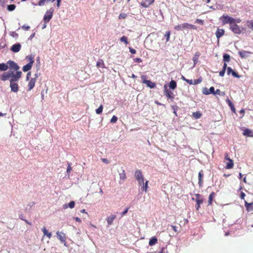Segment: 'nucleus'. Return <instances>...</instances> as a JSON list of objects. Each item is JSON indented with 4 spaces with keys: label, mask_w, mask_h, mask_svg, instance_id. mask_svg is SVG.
<instances>
[{
    "label": "nucleus",
    "mask_w": 253,
    "mask_h": 253,
    "mask_svg": "<svg viewBox=\"0 0 253 253\" xmlns=\"http://www.w3.org/2000/svg\"><path fill=\"white\" fill-rule=\"evenodd\" d=\"M185 29H196V27L195 25L187 23L178 25L174 27V29L178 31H182Z\"/></svg>",
    "instance_id": "1"
},
{
    "label": "nucleus",
    "mask_w": 253,
    "mask_h": 253,
    "mask_svg": "<svg viewBox=\"0 0 253 253\" xmlns=\"http://www.w3.org/2000/svg\"><path fill=\"white\" fill-rule=\"evenodd\" d=\"M53 11V8H50L48 10H47L46 12L43 17L44 23H47L50 21V20L51 19L52 17Z\"/></svg>",
    "instance_id": "2"
},
{
    "label": "nucleus",
    "mask_w": 253,
    "mask_h": 253,
    "mask_svg": "<svg viewBox=\"0 0 253 253\" xmlns=\"http://www.w3.org/2000/svg\"><path fill=\"white\" fill-rule=\"evenodd\" d=\"M220 19L222 21L223 24H229L230 26L234 20V18L226 15H223L220 17Z\"/></svg>",
    "instance_id": "3"
},
{
    "label": "nucleus",
    "mask_w": 253,
    "mask_h": 253,
    "mask_svg": "<svg viewBox=\"0 0 253 253\" xmlns=\"http://www.w3.org/2000/svg\"><path fill=\"white\" fill-rule=\"evenodd\" d=\"M21 74L22 72L21 71H17L15 74L13 71L12 76L10 79V83H16L21 78Z\"/></svg>",
    "instance_id": "4"
},
{
    "label": "nucleus",
    "mask_w": 253,
    "mask_h": 253,
    "mask_svg": "<svg viewBox=\"0 0 253 253\" xmlns=\"http://www.w3.org/2000/svg\"><path fill=\"white\" fill-rule=\"evenodd\" d=\"M141 79L142 80V83L145 84L147 86L149 87L150 88H154L156 87V84L155 83L152 82L150 80H146V76H142L141 77Z\"/></svg>",
    "instance_id": "5"
},
{
    "label": "nucleus",
    "mask_w": 253,
    "mask_h": 253,
    "mask_svg": "<svg viewBox=\"0 0 253 253\" xmlns=\"http://www.w3.org/2000/svg\"><path fill=\"white\" fill-rule=\"evenodd\" d=\"M230 29L235 34H240L242 32V30L235 23H232L230 26Z\"/></svg>",
    "instance_id": "6"
},
{
    "label": "nucleus",
    "mask_w": 253,
    "mask_h": 253,
    "mask_svg": "<svg viewBox=\"0 0 253 253\" xmlns=\"http://www.w3.org/2000/svg\"><path fill=\"white\" fill-rule=\"evenodd\" d=\"M164 94L168 98L170 99L171 100H173L174 95L171 91L168 89L166 84L164 85Z\"/></svg>",
    "instance_id": "7"
},
{
    "label": "nucleus",
    "mask_w": 253,
    "mask_h": 253,
    "mask_svg": "<svg viewBox=\"0 0 253 253\" xmlns=\"http://www.w3.org/2000/svg\"><path fill=\"white\" fill-rule=\"evenodd\" d=\"M12 73V71H8V72H4L0 76V79L3 81H5L8 79H10Z\"/></svg>",
    "instance_id": "8"
},
{
    "label": "nucleus",
    "mask_w": 253,
    "mask_h": 253,
    "mask_svg": "<svg viewBox=\"0 0 253 253\" xmlns=\"http://www.w3.org/2000/svg\"><path fill=\"white\" fill-rule=\"evenodd\" d=\"M8 68L10 69H13L16 72L19 69V66L14 61L9 60L7 62Z\"/></svg>",
    "instance_id": "9"
},
{
    "label": "nucleus",
    "mask_w": 253,
    "mask_h": 253,
    "mask_svg": "<svg viewBox=\"0 0 253 253\" xmlns=\"http://www.w3.org/2000/svg\"><path fill=\"white\" fill-rule=\"evenodd\" d=\"M135 177L138 181V183L143 182L144 180V177L142 174V172L140 170H136L135 172Z\"/></svg>",
    "instance_id": "10"
},
{
    "label": "nucleus",
    "mask_w": 253,
    "mask_h": 253,
    "mask_svg": "<svg viewBox=\"0 0 253 253\" xmlns=\"http://www.w3.org/2000/svg\"><path fill=\"white\" fill-rule=\"evenodd\" d=\"M56 235H57V238L61 241V242L64 243V245L65 246H67L66 242L65 241V234L64 233H63L62 232L57 231L56 232Z\"/></svg>",
    "instance_id": "11"
},
{
    "label": "nucleus",
    "mask_w": 253,
    "mask_h": 253,
    "mask_svg": "<svg viewBox=\"0 0 253 253\" xmlns=\"http://www.w3.org/2000/svg\"><path fill=\"white\" fill-rule=\"evenodd\" d=\"M196 196L197 197L196 199V202L197 204L196 206V208L197 210H199L200 207V205L203 203V199L201 197V196L199 194H196Z\"/></svg>",
    "instance_id": "12"
},
{
    "label": "nucleus",
    "mask_w": 253,
    "mask_h": 253,
    "mask_svg": "<svg viewBox=\"0 0 253 253\" xmlns=\"http://www.w3.org/2000/svg\"><path fill=\"white\" fill-rule=\"evenodd\" d=\"M118 172L119 173V176L120 179L119 183L121 184L126 179V176L124 169H121L120 171H119Z\"/></svg>",
    "instance_id": "13"
},
{
    "label": "nucleus",
    "mask_w": 253,
    "mask_h": 253,
    "mask_svg": "<svg viewBox=\"0 0 253 253\" xmlns=\"http://www.w3.org/2000/svg\"><path fill=\"white\" fill-rule=\"evenodd\" d=\"M203 93L205 95H209L210 94L214 93V88L213 86L211 87L209 89L207 87H204L203 89Z\"/></svg>",
    "instance_id": "14"
},
{
    "label": "nucleus",
    "mask_w": 253,
    "mask_h": 253,
    "mask_svg": "<svg viewBox=\"0 0 253 253\" xmlns=\"http://www.w3.org/2000/svg\"><path fill=\"white\" fill-rule=\"evenodd\" d=\"M21 47V45L19 43H16L14 44L10 48V50L13 52H18L20 51Z\"/></svg>",
    "instance_id": "15"
},
{
    "label": "nucleus",
    "mask_w": 253,
    "mask_h": 253,
    "mask_svg": "<svg viewBox=\"0 0 253 253\" xmlns=\"http://www.w3.org/2000/svg\"><path fill=\"white\" fill-rule=\"evenodd\" d=\"M10 87L11 91L14 92H17L19 90V86L16 83H10Z\"/></svg>",
    "instance_id": "16"
},
{
    "label": "nucleus",
    "mask_w": 253,
    "mask_h": 253,
    "mask_svg": "<svg viewBox=\"0 0 253 253\" xmlns=\"http://www.w3.org/2000/svg\"><path fill=\"white\" fill-rule=\"evenodd\" d=\"M252 52L245 50L239 51V54L242 58H246L248 57Z\"/></svg>",
    "instance_id": "17"
},
{
    "label": "nucleus",
    "mask_w": 253,
    "mask_h": 253,
    "mask_svg": "<svg viewBox=\"0 0 253 253\" xmlns=\"http://www.w3.org/2000/svg\"><path fill=\"white\" fill-rule=\"evenodd\" d=\"M154 1V0H144L141 3V5L142 7L146 8L149 7Z\"/></svg>",
    "instance_id": "18"
},
{
    "label": "nucleus",
    "mask_w": 253,
    "mask_h": 253,
    "mask_svg": "<svg viewBox=\"0 0 253 253\" xmlns=\"http://www.w3.org/2000/svg\"><path fill=\"white\" fill-rule=\"evenodd\" d=\"M36 82V81L35 78L31 79L28 84V91L32 90L34 88Z\"/></svg>",
    "instance_id": "19"
},
{
    "label": "nucleus",
    "mask_w": 253,
    "mask_h": 253,
    "mask_svg": "<svg viewBox=\"0 0 253 253\" xmlns=\"http://www.w3.org/2000/svg\"><path fill=\"white\" fill-rule=\"evenodd\" d=\"M224 32H225L223 29L217 28V30L215 33L216 38L219 40V39L224 34Z\"/></svg>",
    "instance_id": "20"
},
{
    "label": "nucleus",
    "mask_w": 253,
    "mask_h": 253,
    "mask_svg": "<svg viewBox=\"0 0 253 253\" xmlns=\"http://www.w3.org/2000/svg\"><path fill=\"white\" fill-rule=\"evenodd\" d=\"M116 218V216L115 215H111L108 216L107 218V222L108 224V226L111 225L112 224L114 219Z\"/></svg>",
    "instance_id": "21"
},
{
    "label": "nucleus",
    "mask_w": 253,
    "mask_h": 253,
    "mask_svg": "<svg viewBox=\"0 0 253 253\" xmlns=\"http://www.w3.org/2000/svg\"><path fill=\"white\" fill-rule=\"evenodd\" d=\"M75 205V202L72 201H71L68 204H65L63 205V208L64 209H66L68 207H69L70 209H73L74 208Z\"/></svg>",
    "instance_id": "22"
},
{
    "label": "nucleus",
    "mask_w": 253,
    "mask_h": 253,
    "mask_svg": "<svg viewBox=\"0 0 253 253\" xmlns=\"http://www.w3.org/2000/svg\"><path fill=\"white\" fill-rule=\"evenodd\" d=\"M245 206L248 211H253V202L251 203H249L245 201Z\"/></svg>",
    "instance_id": "23"
},
{
    "label": "nucleus",
    "mask_w": 253,
    "mask_h": 253,
    "mask_svg": "<svg viewBox=\"0 0 253 253\" xmlns=\"http://www.w3.org/2000/svg\"><path fill=\"white\" fill-rule=\"evenodd\" d=\"M243 135L249 137H253V132L251 129L246 128L244 130Z\"/></svg>",
    "instance_id": "24"
},
{
    "label": "nucleus",
    "mask_w": 253,
    "mask_h": 253,
    "mask_svg": "<svg viewBox=\"0 0 253 253\" xmlns=\"http://www.w3.org/2000/svg\"><path fill=\"white\" fill-rule=\"evenodd\" d=\"M32 65L33 64L32 62L29 63L26 65H24L22 68L23 71L25 72L29 71L31 69Z\"/></svg>",
    "instance_id": "25"
},
{
    "label": "nucleus",
    "mask_w": 253,
    "mask_h": 253,
    "mask_svg": "<svg viewBox=\"0 0 253 253\" xmlns=\"http://www.w3.org/2000/svg\"><path fill=\"white\" fill-rule=\"evenodd\" d=\"M200 55V53L198 52H196L195 55H194L193 59H192V60L194 62V66H195V65L198 62V60L199 57Z\"/></svg>",
    "instance_id": "26"
},
{
    "label": "nucleus",
    "mask_w": 253,
    "mask_h": 253,
    "mask_svg": "<svg viewBox=\"0 0 253 253\" xmlns=\"http://www.w3.org/2000/svg\"><path fill=\"white\" fill-rule=\"evenodd\" d=\"M42 231L43 232L44 236H46L48 239H50L52 236L51 232H48L47 230L45 227L42 228Z\"/></svg>",
    "instance_id": "27"
},
{
    "label": "nucleus",
    "mask_w": 253,
    "mask_h": 253,
    "mask_svg": "<svg viewBox=\"0 0 253 253\" xmlns=\"http://www.w3.org/2000/svg\"><path fill=\"white\" fill-rule=\"evenodd\" d=\"M177 86L176 82L174 80H171L169 84V88L173 90Z\"/></svg>",
    "instance_id": "28"
},
{
    "label": "nucleus",
    "mask_w": 253,
    "mask_h": 253,
    "mask_svg": "<svg viewBox=\"0 0 253 253\" xmlns=\"http://www.w3.org/2000/svg\"><path fill=\"white\" fill-rule=\"evenodd\" d=\"M158 240L155 237H152L149 242V245L150 246L155 245L157 243Z\"/></svg>",
    "instance_id": "29"
},
{
    "label": "nucleus",
    "mask_w": 253,
    "mask_h": 253,
    "mask_svg": "<svg viewBox=\"0 0 253 253\" xmlns=\"http://www.w3.org/2000/svg\"><path fill=\"white\" fill-rule=\"evenodd\" d=\"M234 165L233 161L232 159H229L228 162L226 164V168L227 169H230L233 168Z\"/></svg>",
    "instance_id": "30"
},
{
    "label": "nucleus",
    "mask_w": 253,
    "mask_h": 253,
    "mask_svg": "<svg viewBox=\"0 0 253 253\" xmlns=\"http://www.w3.org/2000/svg\"><path fill=\"white\" fill-rule=\"evenodd\" d=\"M8 66L7 64L0 63V71H5L7 70Z\"/></svg>",
    "instance_id": "31"
},
{
    "label": "nucleus",
    "mask_w": 253,
    "mask_h": 253,
    "mask_svg": "<svg viewBox=\"0 0 253 253\" xmlns=\"http://www.w3.org/2000/svg\"><path fill=\"white\" fill-rule=\"evenodd\" d=\"M226 102L227 103V104H228V105L230 106V107L231 108V110L234 112V113H235V111H236V110H235V108L234 107V104L232 103V102L229 100V99H227L226 100Z\"/></svg>",
    "instance_id": "32"
},
{
    "label": "nucleus",
    "mask_w": 253,
    "mask_h": 253,
    "mask_svg": "<svg viewBox=\"0 0 253 253\" xmlns=\"http://www.w3.org/2000/svg\"><path fill=\"white\" fill-rule=\"evenodd\" d=\"M96 66L98 68H103L104 67V62L102 60H99L96 63Z\"/></svg>",
    "instance_id": "33"
},
{
    "label": "nucleus",
    "mask_w": 253,
    "mask_h": 253,
    "mask_svg": "<svg viewBox=\"0 0 253 253\" xmlns=\"http://www.w3.org/2000/svg\"><path fill=\"white\" fill-rule=\"evenodd\" d=\"M203 176V174L202 171H200L198 173V180H199V184L200 186L201 185L202 183V177Z\"/></svg>",
    "instance_id": "34"
},
{
    "label": "nucleus",
    "mask_w": 253,
    "mask_h": 253,
    "mask_svg": "<svg viewBox=\"0 0 253 253\" xmlns=\"http://www.w3.org/2000/svg\"><path fill=\"white\" fill-rule=\"evenodd\" d=\"M247 26L253 30V20H248L247 21L246 23Z\"/></svg>",
    "instance_id": "35"
},
{
    "label": "nucleus",
    "mask_w": 253,
    "mask_h": 253,
    "mask_svg": "<svg viewBox=\"0 0 253 253\" xmlns=\"http://www.w3.org/2000/svg\"><path fill=\"white\" fill-rule=\"evenodd\" d=\"M223 61L225 62H228L230 61V56L229 54L225 53L223 55Z\"/></svg>",
    "instance_id": "36"
},
{
    "label": "nucleus",
    "mask_w": 253,
    "mask_h": 253,
    "mask_svg": "<svg viewBox=\"0 0 253 253\" xmlns=\"http://www.w3.org/2000/svg\"><path fill=\"white\" fill-rule=\"evenodd\" d=\"M148 181H146L145 182H144V183H143L142 184V186H141V189L144 191L145 192L147 191V188H148Z\"/></svg>",
    "instance_id": "37"
},
{
    "label": "nucleus",
    "mask_w": 253,
    "mask_h": 253,
    "mask_svg": "<svg viewBox=\"0 0 253 253\" xmlns=\"http://www.w3.org/2000/svg\"><path fill=\"white\" fill-rule=\"evenodd\" d=\"M15 4H10L7 5V9L9 11H12L15 9Z\"/></svg>",
    "instance_id": "38"
},
{
    "label": "nucleus",
    "mask_w": 253,
    "mask_h": 253,
    "mask_svg": "<svg viewBox=\"0 0 253 253\" xmlns=\"http://www.w3.org/2000/svg\"><path fill=\"white\" fill-rule=\"evenodd\" d=\"M218 94L220 96H224L225 95V93L224 92H222L220 90V89H217L215 91L214 90V95Z\"/></svg>",
    "instance_id": "39"
},
{
    "label": "nucleus",
    "mask_w": 253,
    "mask_h": 253,
    "mask_svg": "<svg viewBox=\"0 0 253 253\" xmlns=\"http://www.w3.org/2000/svg\"><path fill=\"white\" fill-rule=\"evenodd\" d=\"M215 193L214 192H212L209 196V205H211L212 203V200L213 198L214 197Z\"/></svg>",
    "instance_id": "40"
},
{
    "label": "nucleus",
    "mask_w": 253,
    "mask_h": 253,
    "mask_svg": "<svg viewBox=\"0 0 253 253\" xmlns=\"http://www.w3.org/2000/svg\"><path fill=\"white\" fill-rule=\"evenodd\" d=\"M201 114L199 112H194L193 113V116L196 119H199L201 117Z\"/></svg>",
    "instance_id": "41"
},
{
    "label": "nucleus",
    "mask_w": 253,
    "mask_h": 253,
    "mask_svg": "<svg viewBox=\"0 0 253 253\" xmlns=\"http://www.w3.org/2000/svg\"><path fill=\"white\" fill-rule=\"evenodd\" d=\"M103 105H101L96 110L95 112L97 114H100L102 113L103 110Z\"/></svg>",
    "instance_id": "42"
},
{
    "label": "nucleus",
    "mask_w": 253,
    "mask_h": 253,
    "mask_svg": "<svg viewBox=\"0 0 253 253\" xmlns=\"http://www.w3.org/2000/svg\"><path fill=\"white\" fill-rule=\"evenodd\" d=\"M170 35V31H167L165 34V37L166 39V42H168L169 40Z\"/></svg>",
    "instance_id": "43"
},
{
    "label": "nucleus",
    "mask_w": 253,
    "mask_h": 253,
    "mask_svg": "<svg viewBox=\"0 0 253 253\" xmlns=\"http://www.w3.org/2000/svg\"><path fill=\"white\" fill-rule=\"evenodd\" d=\"M120 41L122 42H124L126 44H128V42H127V38L126 36H123L121 38Z\"/></svg>",
    "instance_id": "44"
},
{
    "label": "nucleus",
    "mask_w": 253,
    "mask_h": 253,
    "mask_svg": "<svg viewBox=\"0 0 253 253\" xmlns=\"http://www.w3.org/2000/svg\"><path fill=\"white\" fill-rule=\"evenodd\" d=\"M72 170V168L71 167V164L68 163V167L66 170V172L68 176L70 175L71 171Z\"/></svg>",
    "instance_id": "45"
},
{
    "label": "nucleus",
    "mask_w": 253,
    "mask_h": 253,
    "mask_svg": "<svg viewBox=\"0 0 253 253\" xmlns=\"http://www.w3.org/2000/svg\"><path fill=\"white\" fill-rule=\"evenodd\" d=\"M51 1V0H40L38 3V5L39 6H43L44 3H45V2H49Z\"/></svg>",
    "instance_id": "46"
},
{
    "label": "nucleus",
    "mask_w": 253,
    "mask_h": 253,
    "mask_svg": "<svg viewBox=\"0 0 253 253\" xmlns=\"http://www.w3.org/2000/svg\"><path fill=\"white\" fill-rule=\"evenodd\" d=\"M26 59H28L29 61V63H31L32 62V64H33V63L34 62V56H33L32 55L27 56L26 57Z\"/></svg>",
    "instance_id": "47"
},
{
    "label": "nucleus",
    "mask_w": 253,
    "mask_h": 253,
    "mask_svg": "<svg viewBox=\"0 0 253 253\" xmlns=\"http://www.w3.org/2000/svg\"><path fill=\"white\" fill-rule=\"evenodd\" d=\"M118 120V118L116 116H113L110 120L111 123H115Z\"/></svg>",
    "instance_id": "48"
},
{
    "label": "nucleus",
    "mask_w": 253,
    "mask_h": 253,
    "mask_svg": "<svg viewBox=\"0 0 253 253\" xmlns=\"http://www.w3.org/2000/svg\"><path fill=\"white\" fill-rule=\"evenodd\" d=\"M171 107L173 110V113L176 115L177 116V114H176V111L178 110V107L176 105H173V106H171Z\"/></svg>",
    "instance_id": "49"
},
{
    "label": "nucleus",
    "mask_w": 253,
    "mask_h": 253,
    "mask_svg": "<svg viewBox=\"0 0 253 253\" xmlns=\"http://www.w3.org/2000/svg\"><path fill=\"white\" fill-rule=\"evenodd\" d=\"M126 17V14L125 13H121L119 16V19H125Z\"/></svg>",
    "instance_id": "50"
},
{
    "label": "nucleus",
    "mask_w": 253,
    "mask_h": 253,
    "mask_svg": "<svg viewBox=\"0 0 253 253\" xmlns=\"http://www.w3.org/2000/svg\"><path fill=\"white\" fill-rule=\"evenodd\" d=\"M231 74L233 77L237 78H240L241 77L237 72H235L234 71L232 72Z\"/></svg>",
    "instance_id": "51"
},
{
    "label": "nucleus",
    "mask_w": 253,
    "mask_h": 253,
    "mask_svg": "<svg viewBox=\"0 0 253 253\" xmlns=\"http://www.w3.org/2000/svg\"><path fill=\"white\" fill-rule=\"evenodd\" d=\"M10 35L14 38H17L18 36V34L15 32H11L10 33Z\"/></svg>",
    "instance_id": "52"
},
{
    "label": "nucleus",
    "mask_w": 253,
    "mask_h": 253,
    "mask_svg": "<svg viewBox=\"0 0 253 253\" xmlns=\"http://www.w3.org/2000/svg\"><path fill=\"white\" fill-rule=\"evenodd\" d=\"M195 23H199L201 25H203L204 24V21L201 20V19H197L195 21Z\"/></svg>",
    "instance_id": "53"
},
{
    "label": "nucleus",
    "mask_w": 253,
    "mask_h": 253,
    "mask_svg": "<svg viewBox=\"0 0 253 253\" xmlns=\"http://www.w3.org/2000/svg\"><path fill=\"white\" fill-rule=\"evenodd\" d=\"M227 74L229 75H230V74L232 73V72L233 71V70H232V69L230 67H227Z\"/></svg>",
    "instance_id": "54"
},
{
    "label": "nucleus",
    "mask_w": 253,
    "mask_h": 253,
    "mask_svg": "<svg viewBox=\"0 0 253 253\" xmlns=\"http://www.w3.org/2000/svg\"><path fill=\"white\" fill-rule=\"evenodd\" d=\"M201 79L194 80L193 81V84H197L201 82Z\"/></svg>",
    "instance_id": "55"
},
{
    "label": "nucleus",
    "mask_w": 253,
    "mask_h": 253,
    "mask_svg": "<svg viewBox=\"0 0 253 253\" xmlns=\"http://www.w3.org/2000/svg\"><path fill=\"white\" fill-rule=\"evenodd\" d=\"M241 22V20L240 18L234 19L233 23H235L237 24V23H240Z\"/></svg>",
    "instance_id": "56"
},
{
    "label": "nucleus",
    "mask_w": 253,
    "mask_h": 253,
    "mask_svg": "<svg viewBox=\"0 0 253 253\" xmlns=\"http://www.w3.org/2000/svg\"><path fill=\"white\" fill-rule=\"evenodd\" d=\"M128 211V208H126L125 210L122 213H121V216L123 217V216H124L127 212Z\"/></svg>",
    "instance_id": "57"
},
{
    "label": "nucleus",
    "mask_w": 253,
    "mask_h": 253,
    "mask_svg": "<svg viewBox=\"0 0 253 253\" xmlns=\"http://www.w3.org/2000/svg\"><path fill=\"white\" fill-rule=\"evenodd\" d=\"M225 73V70L222 69L221 71L219 72V76L221 77H223Z\"/></svg>",
    "instance_id": "58"
},
{
    "label": "nucleus",
    "mask_w": 253,
    "mask_h": 253,
    "mask_svg": "<svg viewBox=\"0 0 253 253\" xmlns=\"http://www.w3.org/2000/svg\"><path fill=\"white\" fill-rule=\"evenodd\" d=\"M22 28L23 30L27 31L30 29V26L24 25L22 26Z\"/></svg>",
    "instance_id": "59"
},
{
    "label": "nucleus",
    "mask_w": 253,
    "mask_h": 253,
    "mask_svg": "<svg viewBox=\"0 0 253 253\" xmlns=\"http://www.w3.org/2000/svg\"><path fill=\"white\" fill-rule=\"evenodd\" d=\"M129 51L132 53V54H135L136 53V50L133 49V48H132L131 47H129Z\"/></svg>",
    "instance_id": "60"
},
{
    "label": "nucleus",
    "mask_w": 253,
    "mask_h": 253,
    "mask_svg": "<svg viewBox=\"0 0 253 253\" xmlns=\"http://www.w3.org/2000/svg\"><path fill=\"white\" fill-rule=\"evenodd\" d=\"M101 160H102V161L103 163H104L105 164H109V160H108V159H107L102 158V159H101Z\"/></svg>",
    "instance_id": "61"
},
{
    "label": "nucleus",
    "mask_w": 253,
    "mask_h": 253,
    "mask_svg": "<svg viewBox=\"0 0 253 253\" xmlns=\"http://www.w3.org/2000/svg\"><path fill=\"white\" fill-rule=\"evenodd\" d=\"M35 205V203L34 202H31L28 205H27V207H30V209L33 206ZM26 209H28V207L26 208Z\"/></svg>",
    "instance_id": "62"
},
{
    "label": "nucleus",
    "mask_w": 253,
    "mask_h": 253,
    "mask_svg": "<svg viewBox=\"0 0 253 253\" xmlns=\"http://www.w3.org/2000/svg\"><path fill=\"white\" fill-rule=\"evenodd\" d=\"M31 76V72H28V73H27V77H26V80H27V81L29 80V79H30V78Z\"/></svg>",
    "instance_id": "63"
},
{
    "label": "nucleus",
    "mask_w": 253,
    "mask_h": 253,
    "mask_svg": "<svg viewBox=\"0 0 253 253\" xmlns=\"http://www.w3.org/2000/svg\"><path fill=\"white\" fill-rule=\"evenodd\" d=\"M186 82L189 84H193V81L192 80H188L186 81Z\"/></svg>",
    "instance_id": "64"
}]
</instances>
